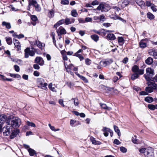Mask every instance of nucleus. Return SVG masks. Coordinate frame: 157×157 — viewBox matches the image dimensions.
<instances>
[{"label": "nucleus", "instance_id": "8", "mask_svg": "<svg viewBox=\"0 0 157 157\" xmlns=\"http://www.w3.org/2000/svg\"><path fill=\"white\" fill-rule=\"evenodd\" d=\"M9 119L7 118L6 116L4 114L0 115V125L4 124L6 121L7 122V120Z\"/></svg>", "mask_w": 157, "mask_h": 157}, {"label": "nucleus", "instance_id": "13", "mask_svg": "<svg viewBox=\"0 0 157 157\" xmlns=\"http://www.w3.org/2000/svg\"><path fill=\"white\" fill-rule=\"evenodd\" d=\"M106 38L110 40H114L116 39V37L114 35L113 33H109L106 36Z\"/></svg>", "mask_w": 157, "mask_h": 157}, {"label": "nucleus", "instance_id": "58", "mask_svg": "<svg viewBox=\"0 0 157 157\" xmlns=\"http://www.w3.org/2000/svg\"><path fill=\"white\" fill-rule=\"evenodd\" d=\"M78 20L79 23H84L85 22V20L82 18H79Z\"/></svg>", "mask_w": 157, "mask_h": 157}, {"label": "nucleus", "instance_id": "46", "mask_svg": "<svg viewBox=\"0 0 157 157\" xmlns=\"http://www.w3.org/2000/svg\"><path fill=\"white\" fill-rule=\"evenodd\" d=\"M85 63L87 65H90L91 63V60L88 58H86L85 59Z\"/></svg>", "mask_w": 157, "mask_h": 157}, {"label": "nucleus", "instance_id": "47", "mask_svg": "<svg viewBox=\"0 0 157 157\" xmlns=\"http://www.w3.org/2000/svg\"><path fill=\"white\" fill-rule=\"evenodd\" d=\"M124 40L123 37H118V41L119 44L121 43L123 44Z\"/></svg>", "mask_w": 157, "mask_h": 157}, {"label": "nucleus", "instance_id": "28", "mask_svg": "<svg viewBox=\"0 0 157 157\" xmlns=\"http://www.w3.org/2000/svg\"><path fill=\"white\" fill-rule=\"evenodd\" d=\"M113 128L115 132L117 133L119 136H121V133L118 127L114 125H113Z\"/></svg>", "mask_w": 157, "mask_h": 157}, {"label": "nucleus", "instance_id": "51", "mask_svg": "<svg viewBox=\"0 0 157 157\" xmlns=\"http://www.w3.org/2000/svg\"><path fill=\"white\" fill-rule=\"evenodd\" d=\"M74 67V66L73 64H70L67 66V68L68 70H73Z\"/></svg>", "mask_w": 157, "mask_h": 157}, {"label": "nucleus", "instance_id": "1", "mask_svg": "<svg viewBox=\"0 0 157 157\" xmlns=\"http://www.w3.org/2000/svg\"><path fill=\"white\" fill-rule=\"evenodd\" d=\"M6 124H10V127L12 128H17L19 127L21 124V120L17 117H13L10 121V119H8L7 120Z\"/></svg>", "mask_w": 157, "mask_h": 157}, {"label": "nucleus", "instance_id": "56", "mask_svg": "<svg viewBox=\"0 0 157 157\" xmlns=\"http://www.w3.org/2000/svg\"><path fill=\"white\" fill-rule=\"evenodd\" d=\"M90 139L92 142V144L95 145L97 141L94 138L92 137H91Z\"/></svg>", "mask_w": 157, "mask_h": 157}, {"label": "nucleus", "instance_id": "27", "mask_svg": "<svg viewBox=\"0 0 157 157\" xmlns=\"http://www.w3.org/2000/svg\"><path fill=\"white\" fill-rule=\"evenodd\" d=\"M100 106L103 109L110 110L112 109L110 107H108L105 104L100 103Z\"/></svg>", "mask_w": 157, "mask_h": 157}, {"label": "nucleus", "instance_id": "55", "mask_svg": "<svg viewBox=\"0 0 157 157\" xmlns=\"http://www.w3.org/2000/svg\"><path fill=\"white\" fill-rule=\"evenodd\" d=\"M14 68L15 70L17 72H18L20 71L19 67L17 65H15L14 66Z\"/></svg>", "mask_w": 157, "mask_h": 157}, {"label": "nucleus", "instance_id": "43", "mask_svg": "<svg viewBox=\"0 0 157 157\" xmlns=\"http://www.w3.org/2000/svg\"><path fill=\"white\" fill-rule=\"evenodd\" d=\"M10 76L13 78H20L21 76L18 74H10Z\"/></svg>", "mask_w": 157, "mask_h": 157}, {"label": "nucleus", "instance_id": "30", "mask_svg": "<svg viewBox=\"0 0 157 157\" xmlns=\"http://www.w3.org/2000/svg\"><path fill=\"white\" fill-rule=\"evenodd\" d=\"M37 83L40 86L43 85L44 82V80L41 78H38L37 80Z\"/></svg>", "mask_w": 157, "mask_h": 157}, {"label": "nucleus", "instance_id": "31", "mask_svg": "<svg viewBox=\"0 0 157 157\" xmlns=\"http://www.w3.org/2000/svg\"><path fill=\"white\" fill-rule=\"evenodd\" d=\"M140 75L139 73H135L132 74L131 76V79L132 80H134L138 78L139 75Z\"/></svg>", "mask_w": 157, "mask_h": 157}, {"label": "nucleus", "instance_id": "3", "mask_svg": "<svg viewBox=\"0 0 157 157\" xmlns=\"http://www.w3.org/2000/svg\"><path fill=\"white\" fill-rule=\"evenodd\" d=\"M3 135L5 136H8L13 131V128L10 127V124H7V125L3 128Z\"/></svg>", "mask_w": 157, "mask_h": 157}, {"label": "nucleus", "instance_id": "38", "mask_svg": "<svg viewBox=\"0 0 157 157\" xmlns=\"http://www.w3.org/2000/svg\"><path fill=\"white\" fill-rule=\"evenodd\" d=\"M147 18L150 20L153 19L155 17L150 12L147 13Z\"/></svg>", "mask_w": 157, "mask_h": 157}, {"label": "nucleus", "instance_id": "20", "mask_svg": "<svg viewBox=\"0 0 157 157\" xmlns=\"http://www.w3.org/2000/svg\"><path fill=\"white\" fill-rule=\"evenodd\" d=\"M2 25L3 26H5L6 28L10 29L11 28V25L10 23L6 21H3L2 23Z\"/></svg>", "mask_w": 157, "mask_h": 157}, {"label": "nucleus", "instance_id": "9", "mask_svg": "<svg viewBox=\"0 0 157 157\" xmlns=\"http://www.w3.org/2000/svg\"><path fill=\"white\" fill-rule=\"evenodd\" d=\"M14 44L17 48V51L21 50V45L19 41L15 39H13Z\"/></svg>", "mask_w": 157, "mask_h": 157}, {"label": "nucleus", "instance_id": "29", "mask_svg": "<svg viewBox=\"0 0 157 157\" xmlns=\"http://www.w3.org/2000/svg\"><path fill=\"white\" fill-rule=\"evenodd\" d=\"M149 53L150 55L153 56L155 58L157 59V51L152 50L151 52H149Z\"/></svg>", "mask_w": 157, "mask_h": 157}, {"label": "nucleus", "instance_id": "44", "mask_svg": "<svg viewBox=\"0 0 157 157\" xmlns=\"http://www.w3.org/2000/svg\"><path fill=\"white\" fill-rule=\"evenodd\" d=\"M65 23L66 25H68L71 24L69 18L67 17L65 18Z\"/></svg>", "mask_w": 157, "mask_h": 157}, {"label": "nucleus", "instance_id": "45", "mask_svg": "<svg viewBox=\"0 0 157 157\" xmlns=\"http://www.w3.org/2000/svg\"><path fill=\"white\" fill-rule=\"evenodd\" d=\"M69 2V1L68 0H62L61 1V3L63 5H67Z\"/></svg>", "mask_w": 157, "mask_h": 157}, {"label": "nucleus", "instance_id": "33", "mask_svg": "<svg viewBox=\"0 0 157 157\" xmlns=\"http://www.w3.org/2000/svg\"><path fill=\"white\" fill-rule=\"evenodd\" d=\"M77 75L79 77V78L82 80L85 83H88V80L84 76L80 75L79 74H77Z\"/></svg>", "mask_w": 157, "mask_h": 157}, {"label": "nucleus", "instance_id": "61", "mask_svg": "<svg viewBox=\"0 0 157 157\" xmlns=\"http://www.w3.org/2000/svg\"><path fill=\"white\" fill-rule=\"evenodd\" d=\"M155 7L156 6H155L154 4H153V6H151V9L154 12H156L157 11V9L155 8Z\"/></svg>", "mask_w": 157, "mask_h": 157}, {"label": "nucleus", "instance_id": "50", "mask_svg": "<svg viewBox=\"0 0 157 157\" xmlns=\"http://www.w3.org/2000/svg\"><path fill=\"white\" fill-rule=\"evenodd\" d=\"M48 84L47 83H44V84L40 86L41 88L44 90H46L47 89V86Z\"/></svg>", "mask_w": 157, "mask_h": 157}, {"label": "nucleus", "instance_id": "54", "mask_svg": "<svg viewBox=\"0 0 157 157\" xmlns=\"http://www.w3.org/2000/svg\"><path fill=\"white\" fill-rule=\"evenodd\" d=\"M110 129V128H106V127H104L102 129V131L103 132H109Z\"/></svg>", "mask_w": 157, "mask_h": 157}, {"label": "nucleus", "instance_id": "2", "mask_svg": "<svg viewBox=\"0 0 157 157\" xmlns=\"http://www.w3.org/2000/svg\"><path fill=\"white\" fill-rule=\"evenodd\" d=\"M148 86L145 88V90L148 93H151L155 89L156 83L153 82H148L147 83Z\"/></svg>", "mask_w": 157, "mask_h": 157}, {"label": "nucleus", "instance_id": "36", "mask_svg": "<svg viewBox=\"0 0 157 157\" xmlns=\"http://www.w3.org/2000/svg\"><path fill=\"white\" fill-rule=\"evenodd\" d=\"M144 76L147 81H148V82H150V81L151 80V76L147 74H144Z\"/></svg>", "mask_w": 157, "mask_h": 157}, {"label": "nucleus", "instance_id": "12", "mask_svg": "<svg viewBox=\"0 0 157 157\" xmlns=\"http://www.w3.org/2000/svg\"><path fill=\"white\" fill-rule=\"evenodd\" d=\"M56 32L57 33H59L61 35L65 34L66 33L65 29L62 26L60 27L57 30Z\"/></svg>", "mask_w": 157, "mask_h": 157}, {"label": "nucleus", "instance_id": "57", "mask_svg": "<svg viewBox=\"0 0 157 157\" xmlns=\"http://www.w3.org/2000/svg\"><path fill=\"white\" fill-rule=\"evenodd\" d=\"M99 4V2L97 0H95L93 1L91 3V5L93 6H94L96 5H98Z\"/></svg>", "mask_w": 157, "mask_h": 157}, {"label": "nucleus", "instance_id": "4", "mask_svg": "<svg viewBox=\"0 0 157 157\" xmlns=\"http://www.w3.org/2000/svg\"><path fill=\"white\" fill-rule=\"evenodd\" d=\"M35 55V52L31 50L29 48H27L25 50V57L28 58L29 55L31 56H34Z\"/></svg>", "mask_w": 157, "mask_h": 157}, {"label": "nucleus", "instance_id": "23", "mask_svg": "<svg viewBox=\"0 0 157 157\" xmlns=\"http://www.w3.org/2000/svg\"><path fill=\"white\" fill-rule=\"evenodd\" d=\"M49 11L48 14V17L50 18H52L54 15L55 12L53 9L48 10Z\"/></svg>", "mask_w": 157, "mask_h": 157}, {"label": "nucleus", "instance_id": "41", "mask_svg": "<svg viewBox=\"0 0 157 157\" xmlns=\"http://www.w3.org/2000/svg\"><path fill=\"white\" fill-rule=\"evenodd\" d=\"M30 17L31 20L33 21L36 22L38 19L37 17L35 15H31Z\"/></svg>", "mask_w": 157, "mask_h": 157}, {"label": "nucleus", "instance_id": "40", "mask_svg": "<svg viewBox=\"0 0 157 157\" xmlns=\"http://www.w3.org/2000/svg\"><path fill=\"white\" fill-rule=\"evenodd\" d=\"M148 150V147L145 148H142L139 150V151L141 153H144V155L145 154L146 152L147 151V150Z\"/></svg>", "mask_w": 157, "mask_h": 157}, {"label": "nucleus", "instance_id": "39", "mask_svg": "<svg viewBox=\"0 0 157 157\" xmlns=\"http://www.w3.org/2000/svg\"><path fill=\"white\" fill-rule=\"evenodd\" d=\"M71 15L74 17H76L78 15V13L75 10H73L71 11Z\"/></svg>", "mask_w": 157, "mask_h": 157}, {"label": "nucleus", "instance_id": "10", "mask_svg": "<svg viewBox=\"0 0 157 157\" xmlns=\"http://www.w3.org/2000/svg\"><path fill=\"white\" fill-rule=\"evenodd\" d=\"M36 63H38L40 65H42L44 63V62L42 58L40 57H37L35 59Z\"/></svg>", "mask_w": 157, "mask_h": 157}, {"label": "nucleus", "instance_id": "48", "mask_svg": "<svg viewBox=\"0 0 157 157\" xmlns=\"http://www.w3.org/2000/svg\"><path fill=\"white\" fill-rule=\"evenodd\" d=\"M35 10L38 12H40L41 10V8L39 4H37V5L35 7Z\"/></svg>", "mask_w": 157, "mask_h": 157}, {"label": "nucleus", "instance_id": "16", "mask_svg": "<svg viewBox=\"0 0 157 157\" xmlns=\"http://www.w3.org/2000/svg\"><path fill=\"white\" fill-rule=\"evenodd\" d=\"M19 130L18 129L14 130V131L12 132L10 136V138L11 139L13 138L14 137H16L17 134L19 132Z\"/></svg>", "mask_w": 157, "mask_h": 157}, {"label": "nucleus", "instance_id": "53", "mask_svg": "<svg viewBox=\"0 0 157 157\" xmlns=\"http://www.w3.org/2000/svg\"><path fill=\"white\" fill-rule=\"evenodd\" d=\"M120 150L122 152L125 153L127 151V149L123 147H121L120 148Z\"/></svg>", "mask_w": 157, "mask_h": 157}, {"label": "nucleus", "instance_id": "59", "mask_svg": "<svg viewBox=\"0 0 157 157\" xmlns=\"http://www.w3.org/2000/svg\"><path fill=\"white\" fill-rule=\"evenodd\" d=\"M113 143L117 145H119L121 144V142L117 139H115L114 140Z\"/></svg>", "mask_w": 157, "mask_h": 157}, {"label": "nucleus", "instance_id": "34", "mask_svg": "<svg viewBox=\"0 0 157 157\" xmlns=\"http://www.w3.org/2000/svg\"><path fill=\"white\" fill-rule=\"evenodd\" d=\"M6 39V41L7 43L10 45L12 44V40L11 37H6L5 38Z\"/></svg>", "mask_w": 157, "mask_h": 157}, {"label": "nucleus", "instance_id": "21", "mask_svg": "<svg viewBox=\"0 0 157 157\" xmlns=\"http://www.w3.org/2000/svg\"><path fill=\"white\" fill-rule=\"evenodd\" d=\"M37 46L40 48L42 49L45 46V44L41 43L39 40H36V44Z\"/></svg>", "mask_w": 157, "mask_h": 157}, {"label": "nucleus", "instance_id": "6", "mask_svg": "<svg viewBox=\"0 0 157 157\" xmlns=\"http://www.w3.org/2000/svg\"><path fill=\"white\" fill-rule=\"evenodd\" d=\"M132 71L135 73H139L140 75L144 74V69H139V67L136 65H134L132 68Z\"/></svg>", "mask_w": 157, "mask_h": 157}, {"label": "nucleus", "instance_id": "17", "mask_svg": "<svg viewBox=\"0 0 157 157\" xmlns=\"http://www.w3.org/2000/svg\"><path fill=\"white\" fill-rule=\"evenodd\" d=\"M65 23V19H62L56 23L54 26V28H57V27L60 25Z\"/></svg>", "mask_w": 157, "mask_h": 157}, {"label": "nucleus", "instance_id": "60", "mask_svg": "<svg viewBox=\"0 0 157 157\" xmlns=\"http://www.w3.org/2000/svg\"><path fill=\"white\" fill-rule=\"evenodd\" d=\"M128 61V59L127 57L124 58L122 60V62L124 63H126Z\"/></svg>", "mask_w": 157, "mask_h": 157}, {"label": "nucleus", "instance_id": "32", "mask_svg": "<svg viewBox=\"0 0 157 157\" xmlns=\"http://www.w3.org/2000/svg\"><path fill=\"white\" fill-rule=\"evenodd\" d=\"M132 141L133 143L136 144H138L140 143L139 140L136 139V136H134V137H132Z\"/></svg>", "mask_w": 157, "mask_h": 157}, {"label": "nucleus", "instance_id": "24", "mask_svg": "<svg viewBox=\"0 0 157 157\" xmlns=\"http://www.w3.org/2000/svg\"><path fill=\"white\" fill-rule=\"evenodd\" d=\"M90 37L95 42H97L99 39L98 36L96 34H93L91 35Z\"/></svg>", "mask_w": 157, "mask_h": 157}, {"label": "nucleus", "instance_id": "63", "mask_svg": "<svg viewBox=\"0 0 157 157\" xmlns=\"http://www.w3.org/2000/svg\"><path fill=\"white\" fill-rule=\"evenodd\" d=\"M33 75L36 76H38L40 75V73L37 71H35L33 72Z\"/></svg>", "mask_w": 157, "mask_h": 157}, {"label": "nucleus", "instance_id": "64", "mask_svg": "<svg viewBox=\"0 0 157 157\" xmlns=\"http://www.w3.org/2000/svg\"><path fill=\"white\" fill-rule=\"evenodd\" d=\"M105 17L103 15H100L99 19L100 21H104Z\"/></svg>", "mask_w": 157, "mask_h": 157}, {"label": "nucleus", "instance_id": "49", "mask_svg": "<svg viewBox=\"0 0 157 157\" xmlns=\"http://www.w3.org/2000/svg\"><path fill=\"white\" fill-rule=\"evenodd\" d=\"M27 124L28 125L31 126L32 127H36V125L35 124L33 123L32 122H30L29 121H28Z\"/></svg>", "mask_w": 157, "mask_h": 157}, {"label": "nucleus", "instance_id": "42", "mask_svg": "<svg viewBox=\"0 0 157 157\" xmlns=\"http://www.w3.org/2000/svg\"><path fill=\"white\" fill-rule=\"evenodd\" d=\"M148 107L151 110H154L155 109V105L152 104H148Z\"/></svg>", "mask_w": 157, "mask_h": 157}, {"label": "nucleus", "instance_id": "14", "mask_svg": "<svg viewBox=\"0 0 157 157\" xmlns=\"http://www.w3.org/2000/svg\"><path fill=\"white\" fill-rule=\"evenodd\" d=\"M146 74L151 76L154 75V70L151 68H147L146 70Z\"/></svg>", "mask_w": 157, "mask_h": 157}, {"label": "nucleus", "instance_id": "19", "mask_svg": "<svg viewBox=\"0 0 157 157\" xmlns=\"http://www.w3.org/2000/svg\"><path fill=\"white\" fill-rule=\"evenodd\" d=\"M113 62L112 59H109L106 60L105 61H103L102 62L103 66L105 67L107 65H109L111 64Z\"/></svg>", "mask_w": 157, "mask_h": 157}, {"label": "nucleus", "instance_id": "22", "mask_svg": "<svg viewBox=\"0 0 157 157\" xmlns=\"http://www.w3.org/2000/svg\"><path fill=\"white\" fill-rule=\"evenodd\" d=\"M28 151L30 155L31 156H33L34 155H36V151L34 150L31 148L28 149Z\"/></svg>", "mask_w": 157, "mask_h": 157}, {"label": "nucleus", "instance_id": "18", "mask_svg": "<svg viewBox=\"0 0 157 157\" xmlns=\"http://www.w3.org/2000/svg\"><path fill=\"white\" fill-rule=\"evenodd\" d=\"M38 4L37 2L35 0H29V6H33L34 7Z\"/></svg>", "mask_w": 157, "mask_h": 157}, {"label": "nucleus", "instance_id": "11", "mask_svg": "<svg viewBox=\"0 0 157 157\" xmlns=\"http://www.w3.org/2000/svg\"><path fill=\"white\" fill-rule=\"evenodd\" d=\"M136 2L142 9H144L145 8V3L142 0H136Z\"/></svg>", "mask_w": 157, "mask_h": 157}, {"label": "nucleus", "instance_id": "15", "mask_svg": "<svg viewBox=\"0 0 157 157\" xmlns=\"http://www.w3.org/2000/svg\"><path fill=\"white\" fill-rule=\"evenodd\" d=\"M113 31L105 30L104 29H103L100 30V35L102 36H105L106 33H112Z\"/></svg>", "mask_w": 157, "mask_h": 157}, {"label": "nucleus", "instance_id": "25", "mask_svg": "<svg viewBox=\"0 0 157 157\" xmlns=\"http://www.w3.org/2000/svg\"><path fill=\"white\" fill-rule=\"evenodd\" d=\"M121 3V7L122 8H124L129 4V1L128 0H124Z\"/></svg>", "mask_w": 157, "mask_h": 157}, {"label": "nucleus", "instance_id": "52", "mask_svg": "<svg viewBox=\"0 0 157 157\" xmlns=\"http://www.w3.org/2000/svg\"><path fill=\"white\" fill-rule=\"evenodd\" d=\"M72 100H74V105L75 106H78L79 104V102L78 101V100L77 99H75V98H72Z\"/></svg>", "mask_w": 157, "mask_h": 157}, {"label": "nucleus", "instance_id": "7", "mask_svg": "<svg viewBox=\"0 0 157 157\" xmlns=\"http://www.w3.org/2000/svg\"><path fill=\"white\" fill-rule=\"evenodd\" d=\"M147 151L144 154L145 157H155L153 149L152 147H149L148 150H147Z\"/></svg>", "mask_w": 157, "mask_h": 157}, {"label": "nucleus", "instance_id": "35", "mask_svg": "<svg viewBox=\"0 0 157 157\" xmlns=\"http://www.w3.org/2000/svg\"><path fill=\"white\" fill-rule=\"evenodd\" d=\"M145 101L148 103H151L153 101V99L152 97H147L145 98Z\"/></svg>", "mask_w": 157, "mask_h": 157}, {"label": "nucleus", "instance_id": "37", "mask_svg": "<svg viewBox=\"0 0 157 157\" xmlns=\"http://www.w3.org/2000/svg\"><path fill=\"white\" fill-rule=\"evenodd\" d=\"M143 40H142L140 42L139 44L140 47L142 48H144L146 47V43L144 42Z\"/></svg>", "mask_w": 157, "mask_h": 157}, {"label": "nucleus", "instance_id": "26", "mask_svg": "<svg viewBox=\"0 0 157 157\" xmlns=\"http://www.w3.org/2000/svg\"><path fill=\"white\" fill-rule=\"evenodd\" d=\"M145 62L146 64L148 65L151 64L153 62V58L150 57H148L145 60Z\"/></svg>", "mask_w": 157, "mask_h": 157}, {"label": "nucleus", "instance_id": "62", "mask_svg": "<svg viewBox=\"0 0 157 157\" xmlns=\"http://www.w3.org/2000/svg\"><path fill=\"white\" fill-rule=\"evenodd\" d=\"M147 92L142 91L140 92V94L141 95H146L147 94Z\"/></svg>", "mask_w": 157, "mask_h": 157}, {"label": "nucleus", "instance_id": "5", "mask_svg": "<svg viewBox=\"0 0 157 157\" xmlns=\"http://www.w3.org/2000/svg\"><path fill=\"white\" fill-rule=\"evenodd\" d=\"M109 9V8L107 7V5L104 4H100L96 9V10H100L101 12H107Z\"/></svg>", "mask_w": 157, "mask_h": 157}]
</instances>
